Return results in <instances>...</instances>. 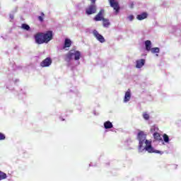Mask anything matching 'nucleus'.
<instances>
[{
	"mask_svg": "<svg viewBox=\"0 0 181 181\" xmlns=\"http://www.w3.org/2000/svg\"><path fill=\"white\" fill-rule=\"evenodd\" d=\"M103 13H104V10H103V9L100 10L99 11V13L94 17L93 20L95 22H100V21H103L104 19Z\"/></svg>",
	"mask_w": 181,
	"mask_h": 181,
	"instance_id": "nucleus-7",
	"label": "nucleus"
},
{
	"mask_svg": "<svg viewBox=\"0 0 181 181\" xmlns=\"http://www.w3.org/2000/svg\"><path fill=\"white\" fill-rule=\"evenodd\" d=\"M143 117L144 119H146V120L149 119V115L147 113H144Z\"/></svg>",
	"mask_w": 181,
	"mask_h": 181,
	"instance_id": "nucleus-23",
	"label": "nucleus"
},
{
	"mask_svg": "<svg viewBox=\"0 0 181 181\" xmlns=\"http://www.w3.org/2000/svg\"><path fill=\"white\" fill-rule=\"evenodd\" d=\"M93 36H95V37L97 39V40H98V42H100V43H104V42H105V39L104 38V37L99 34L98 31H97L96 30H94L93 31Z\"/></svg>",
	"mask_w": 181,
	"mask_h": 181,
	"instance_id": "nucleus-5",
	"label": "nucleus"
},
{
	"mask_svg": "<svg viewBox=\"0 0 181 181\" xmlns=\"http://www.w3.org/2000/svg\"><path fill=\"white\" fill-rule=\"evenodd\" d=\"M128 19H129V21H134V15H130V16H128Z\"/></svg>",
	"mask_w": 181,
	"mask_h": 181,
	"instance_id": "nucleus-24",
	"label": "nucleus"
},
{
	"mask_svg": "<svg viewBox=\"0 0 181 181\" xmlns=\"http://www.w3.org/2000/svg\"><path fill=\"white\" fill-rule=\"evenodd\" d=\"M5 134H4L3 133L0 132V141H4L5 140Z\"/></svg>",
	"mask_w": 181,
	"mask_h": 181,
	"instance_id": "nucleus-22",
	"label": "nucleus"
},
{
	"mask_svg": "<svg viewBox=\"0 0 181 181\" xmlns=\"http://www.w3.org/2000/svg\"><path fill=\"white\" fill-rule=\"evenodd\" d=\"M22 29H24V30H29L30 29V27L28 24H22L21 25Z\"/></svg>",
	"mask_w": 181,
	"mask_h": 181,
	"instance_id": "nucleus-19",
	"label": "nucleus"
},
{
	"mask_svg": "<svg viewBox=\"0 0 181 181\" xmlns=\"http://www.w3.org/2000/svg\"><path fill=\"white\" fill-rule=\"evenodd\" d=\"M137 139L139 140V149H142L144 144H146L144 147L145 151L148 153H160V151L155 150L152 147V142L146 139V134L142 131L138 133Z\"/></svg>",
	"mask_w": 181,
	"mask_h": 181,
	"instance_id": "nucleus-1",
	"label": "nucleus"
},
{
	"mask_svg": "<svg viewBox=\"0 0 181 181\" xmlns=\"http://www.w3.org/2000/svg\"><path fill=\"white\" fill-rule=\"evenodd\" d=\"M136 69H141V67H144V66H145V59H139L136 61Z\"/></svg>",
	"mask_w": 181,
	"mask_h": 181,
	"instance_id": "nucleus-9",
	"label": "nucleus"
},
{
	"mask_svg": "<svg viewBox=\"0 0 181 181\" xmlns=\"http://www.w3.org/2000/svg\"><path fill=\"white\" fill-rule=\"evenodd\" d=\"M71 46V40L69 38H66L64 41V49L66 47H70Z\"/></svg>",
	"mask_w": 181,
	"mask_h": 181,
	"instance_id": "nucleus-13",
	"label": "nucleus"
},
{
	"mask_svg": "<svg viewBox=\"0 0 181 181\" xmlns=\"http://www.w3.org/2000/svg\"><path fill=\"white\" fill-rule=\"evenodd\" d=\"M145 46H146V50H147V52H150L152 47V42H151V40L145 41Z\"/></svg>",
	"mask_w": 181,
	"mask_h": 181,
	"instance_id": "nucleus-12",
	"label": "nucleus"
},
{
	"mask_svg": "<svg viewBox=\"0 0 181 181\" xmlns=\"http://www.w3.org/2000/svg\"><path fill=\"white\" fill-rule=\"evenodd\" d=\"M163 138L164 142H165L166 144L169 143V136H168V134H164L163 136Z\"/></svg>",
	"mask_w": 181,
	"mask_h": 181,
	"instance_id": "nucleus-18",
	"label": "nucleus"
},
{
	"mask_svg": "<svg viewBox=\"0 0 181 181\" xmlns=\"http://www.w3.org/2000/svg\"><path fill=\"white\" fill-rule=\"evenodd\" d=\"M151 53H159V47H154L150 49Z\"/></svg>",
	"mask_w": 181,
	"mask_h": 181,
	"instance_id": "nucleus-20",
	"label": "nucleus"
},
{
	"mask_svg": "<svg viewBox=\"0 0 181 181\" xmlns=\"http://www.w3.org/2000/svg\"><path fill=\"white\" fill-rule=\"evenodd\" d=\"M109 2L110 4V6L113 8L116 13H118L119 11V4H118V2L115 1V0H109Z\"/></svg>",
	"mask_w": 181,
	"mask_h": 181,
	"instance_id": "nucleus-6",
	"label": "nucleus"
},
{
	"mask_svg": "<svg viewBox=\"0 0 181 181\" xmlns=\"http://www.w3.org/2000/svg\"><path fill=\"white\" fill-rule=\"evenodd\" d=\"M130 100H131V90L129 89V90L125 93L124 102V103H128V101H129Z\"/></svg>",
	"mask_w": 181,
	"mask_h": 181,
	"instance_id": "nucleus-11",
	"label": "nucleus"
},
{
	"mask_svg": "<svg viewBox=\"0 0 181 181\" xmlns=\"http://www.w3.org/2000/svg\"><path fill=\"white\" fill-rule=\"evenodd\" d=\"M35 41L37 45H43V43H49L53 40V31L49 30L45 33H38L35 35Z\"/></svg>",
	"mask_w": 181,
	"mask_h": 181,
	"instance_id": "nucleus-2",
	"label": "nucleus"
},
{
	"mask_svg": "<svg viewBox=\"0 0 181 181\" xmlns=\"http://www.w3.org/2000/svg\"><path fill=\"white\" fill-rule=\"evenodd\" d=\"M104 127H105V129H111V128H112L113 125L111 122L107 121L104 123Z\"/></svg>",
	"mask_w": 181,
	"mask_h": 181,
	"instance_id": "nucleus-14",
	"label": "nucleus"
},
{
	"mask_svg": "<svg viewBox=\"0 0 181 181\" xmlns=\"http://www.w3.org/2000/svg\"><path fill=\"white\" fill-rule=\"evenodd\" d=\"M43 18H45V13L42 12L41 16H38V21H40V22H43Z\"/></svg>",
	"mask_w": 181,
	"mask_h": 181,
	"instance_id": "nucleus-21",
	"label": "nucleus"
},
{
	"mask_svg": "<svg viewBox=\"0 0 181 181\" xmlns=\"http://www.w3.org/2000/svg\"><path fill=\"white\" fill-rule=\"evenodd\" d=\"M148 18V13L143 12L141 14H139L136 16V19L138 21H144V19H146Z\"/></svg>",
	"mask_w": 181,
	"mask_h": 181,
	"instance_id": "nucleus-10",
	"label": "nucleus"
},
{
	"mask_svg": "<svg viewBox=\"0 0 181 181\" xmlns=\"http://www.w3.org/2000/svg\"><path fill=\"white\" fill-rule=\"evenodd\" d=\"M153 136L156 141H162L160 134H159L158 132L153 133Z\"/></svg>",
	"mask_w": 181,
	"mask_h": 181,
	"instance_id": "nucleus-16",
	"label": "nucleus"
},
{
	"mask_svg": "<svg viewBox=\"0 0 181 181\" xmlns=\"http://www.w3.org/2000/svg\"><path fill=\"white\" fill-rule=\"evenodd\" d=\"M6 177H8V176L6 175V173L2 171H0V180H4L6 179Z\"/></svg>",
	"mask_w": 181,
	"mask_h": 181,
	"instance_id": "nucleus-17",
	"label": "nucleus"
},
{
	"mask_svg": "<svg viewBox=\"0 0 181 181\" xmlns=\"http://www.w3.org/2000/svg\"><path fill=\"white\" fill-rule=\"evenodd\" d=\"M73 56H74V60H80V57H81V52H80V51H69L66 54V62H70V60L73 59Z\"/></svg>",
	"mask_w": 181,
	"mask_h": 181,
	"instance_id": "nucleus-3",
	"label": "nucleus"
},
{
	"mask_svg": "<svg viewBox=\"0 0 181 181\" xmlns=\"http://www.w3.org/2000/svg\"><path fill=\"white\" fill-rule=\"evenodd\" d=\"M103 21V25L104 28H108L111 23H110V20L107 18H104L102 20Z\"/></svg>",
	"mask_w": 181,
	"mask_h": 181,
	"instance_id": "nucleus-15",
	"label": "nucleus"
},
{
	"mask_svg": "<svg viewBox=\"0 0 181 181\" xmlns=\"http://www.w3.org/2000/svg\"><path fill=\"white\" fill-rule=\"evenodd\" d=\"M50 64H52V59L50 57L46 58L40 63L41 67H49Z\"/></svg>",
	"mask_w": 181,
	"mask_h": 181,
	"instance_id": "nucleus-8",
	"label": "nucleus"
},
{
	"mask_svg": "<svg viewBox=\"0 0 181 181\" xmlns=\"http://www.w3.org/2000/svg\"><path fill=\"white\" fill-rule=\"evenodd\" d=\"M91 4L86 9V15H93L97 12V6H95V1L97 0H90Z\"/></svg>",
	"mask_w": 181,
	"mask_h": 181,
	"instance_id": "nucleus-4",
	"label": "nucleus"
}]
</instances>
